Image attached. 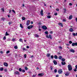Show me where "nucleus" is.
Wrapping results in <instances>:
<instances>
[{
    "instance_id": "bf43d9fd",
    "label": "nucleus",
    "mask_w": 77,
    "mask_h": 77,
    "mask_svg": "<svg viewBox=\"0 0 77 77\" xmlns=\"http://www.w3.org/2000/svg\"><path fill=\"white\" fill-rule=\"evenodd\" d=\"M0 53L1 54H3V51H0Z\"/></svg>"
},
{
    "instance_id": "4d7b16f0",
    "label": "nucleus",
    "mask_w": 77,
    "mask_h": 77,
    "mask_svg": "<svg viewBox=\"0 0 77 77\" xmlns=\"http://www.w3.org/2000/svg\"><path fill=\"white\" fill-rule=\"evenodd\" d=\"M2 12H4V11H5V10H4V8H2Z\"/></svg>"
},
{
    "instance_id": "603ef678",
    "label": "nucleus",
    "mask_w": 77,
    "mask_h": 77,
    "mask_svg": "<svg viewBox=\"0 0 77 77\" xmlns=\"http://www.w3.org/2000/svg\"><path fill=\"white\" fill-rule=\"evenodd\" d=\"M54 72H57V69H55L54 70Z\"/></svg>"
},
{
    "instance_id": "e433bc0d",
    "label": "nucleus",
    "mask_w": 77,
    "mask_h": 77,
    "mask_svg": "<svg viewBox=\"0 0 77 77\" xmlns=\"http://www.w3.org/2000/svg\"><path fill=\"white\" fill-rule=\"evenodd\" d=\"M69 43L71 44L72 43V41H70L69 42Z\"/></svg>"
},
{
    "instance_id": "393cba45",
    "label": "nucleus",
    "mask_w": 77,
    "mask_h": 77,
    "mask_svg": "<svg viewBox=\"0 0 77 77\" xmlns=\"http://www.w3.org/2000/svg\"><path fill=\"white\" fill-rule=\"evenodd\" d=\"M3 67H2V68H0V71H3Z\"/></svg>"
},
{
    "instance_id": "0eeeda50",
    "label": "nucleus",
    "mask_w": 77,
    "mask_h": 77,
    "mask_svg": "<svg viewBox=\"0 0 77 77\" xmlns=\"http://www.w3.org/2000/svg\"><path fill=\"white\" fill-rule=\"evenodd\" d=\"M14 74L16 75H20V73L18 71H17L14 72Z\"/></svg>"
},
{
    "instance_id": "774afa93",
    "label": "nucleus",
    "mask_w": 77,
    "mask_h": 77,
    "mask_svg": "<svg viewBox=\"0 0 77 77\" xmlns=\"http://www.w3.org/2000/svg\"><path fill=\"white\" fill-rule=\"evenodd\" d=\"M75 68H76V69H77V65H76L75 66Z\"/></svg>"
},
{
    "instance_id": "473e14b6",
    "label": "nucleus",
    "mask_w": 77,
    "mask_h": 77,
    "mask_svg": "<svg viewBox=\"0 0 77 77\" xmlns=\"http://www.w3.org/2000/svg\"><path fill=\"white\" fill-rule=\"evenodd\" d=\"M47 17L48 18H51V16L48 15V16Z\"/></svg>"
},
{
    "instance_id": "0e129e2a",
    "label": "nucleus",
    "mask_w": 77,
    "mask_h": 77,
    "mask_svg": "<svg viewBox=\"0 0 77 77\" xmlns=\"http://www.w3.org/2000/svg\"><path fill=\"white\" fill-rule=\"evenodd\" d=\"M36 69L37 70H38V69H39V67H37Z\"/></svg>"
},
{
    "instance_id": "c9c22d12",
    "label": "nucleus",
    "mask_w": 77,
    "mask_h": 77,
    "mask_svg": "<svg viewBox=\"0 0 77 77\" xmlns=\"http://www.w3.org/2000/svg\"><path fill=\"white\" fill-rule=\"evenodd\" d=\"M1 19L3 21H4L5 20V18L2 17L1 18Z\"/></svg>"
},
{
    "instance_id": "4c0bfd02",
    "label": "nucleus",
    "mask_w": 77,
    "mask_h": 77,
    "mask_svg": "<svg viewBox=\"0 0 77 77\" xmlns=\"http://www.w3.org/2000/svg\"><path fill=\"white\" fill-rule=\"evenodd\" d=\"M12 24V22H9L8 23V24L9 25H11Z\"/></svg>"
},
{
    "instance_id": "bb28decb",
    "label": "nucleus",
    "mask_w": 77,
    "mask_h": 77,
    "mask_svg": "<svg viewBox=\"0 0 77 77\" xmlns=\"http://www.w3.org/2000/svg\"><path fill=\"white\" fill-rule=\"evenodd\" d=\"M20 27H21L22 28H23V25H22V24H20Z\"/></svg>"
},
{
    "instance_id": "37998d69",
    "label": "nucleus",
    "mask_w": 77,
    "mask_h": 77,
    "mask_svg": "<svg viewBox=\"0 0 77 77\" xmlns=\"http://www.w3.org/2000/svg\"><path fill=\"white\" fill-rule=\"evenodd\" d=\"M63 22H65V21H66V19H63Z\"/></svg>"
},
{
    "instance_id": "49530a36",
    "label": "nucleus",
    "mask_w": 77,
    "mask_h": 77,
    "mask_svg": "<svg viewBox=\"0 0 77 77\" xmlns=\"http://www.w3.org/2000/svg\"><path fill=\"white\" fill-rule=\"evenodd\" d=\"M62 60L63 62H64V61H65V59L64 58H62Z\"/></svg>"
},
{
    "instance_id": "ea45409f",
    "label": "nucleus",
    "mask_w": 77,
    "mask_h": 77,
    "mask_svg": "<svg viewBox=\"0 0 77 77\" xmlns=\"http://www.w3.org/2000/svg\"><path fill=\"white\" fill-rule=\"evenodd\" d=\"M51 59H53V58H54V56H53V55H51Z\"/></svg>"
},
{
    "instance_id": "3c124183",
    "label": "nucleus",
    "mask_w": 77,
    "mask_h": 77,
    "mask_svg": "<svg viewBox=\"0 0 77 77\" xmlns=\"http://www.w3.org/2000/svg\"><path fill=\"white\" fill-rule=\"evenodd\" d=\"M54 15H55L56 16L57 15V13H55V14H54Z\"/></svg>"
},
{
    "instance_id": "a211bd4d",
    "label": "nucleus",
    "mask_w": 77,
    "mask_h": 77,
    "mask_svg": "<svg viewBox=\"0 0 77 77\" xmlns=\"http://www.w3.org/2000/svg\"><path fill=\"white\" fill-rule=\"evenodd\" d=\"M62 58V57L61 56H60L58 57L59 59H60V60H61V59Z\"/></svg>"
},
{
    "instance_id": "f3484780",
    "label": "nucleus",
    "mask_w": 77,
    "mask_h": 77,
    "mask_svg": "<svg viewBox=\"0 0 77 77\" xmlns=\"http://www.w3.org/2000/svg\"><path fill=\"white\" fill-rule=\"evenodd\" d=\"M54 58L55 59H58V57H57V55H55L54 56Z\"/></svg>"
},
{
    "instance_id": "5fc2aeb1",
    "label": "nucleus",
    "mask_w": 77,
    "mask_h": 77,
    "mask_svg": "<svg viewBox=\"0 0 77 77\" xmlns=\"http://www.w3.org/2000/svg\"><path fill=\"white\" fill-rule=\"evenodd\" d=\"M46 38H48H48H49V36H48V35H47L46 36Z\"/></svg>"
},
{
    "instance_id": "e2e57ef3",
    "label": "nucleus",
    "mask_w": 77,
    "mask_h": 77,
    "mask_svg": "<svg viewBox=\"0 0 77 77\" xmlns=\"http://www.w3.org/2000/svg\"><path fill=\"white\" fill-rule=\"evenodd\" d=\"M32 73V72H31V71H29L28 72V73H29V74H31Z\"/></svg>"
},
{
    "instance_id": "6e6d98bb",
    "label": "nucleus",
    "mask_w": 77,
    "mask_h": 77,
    "mask_svg": "<svg viewBox=\"0 0 77 77\" xmlns=\"http://www.w3.org/2000/svg\"><path fill=\"white\" fill-rule=\"evenodd\" d=\"M59 48H60V49H62V47L61 46H59Z\"/></svg>"
},
{
    "instance_id": "052dcab7",
    "label": "nucleus",
    "mask_w": 77,
    "mask_h": 77,
    "mask_svg": "<svg viewBox=\"0 0 77 77\" xmlns=\"http://www.w3.org/2000/svg\"><path fill=\"white\" fill-rule=\"evenodd\" d=\"M38 24L39 25H41V22H39L38 23Z\"/></svg>"
},
{
    "instance_id": "c85d7f7f",
    "label": "nucleus",
    "mask_w": 77,
    "mask_h": 77,
    "mask_svg": "<svg viewBox=\"0 0 77 77\" xmlns=\"http://www.w3.org/2000/svg\"><path fill=\"white\" fill-rule=\"evenodd\" d=\"M21 72H25V70H24L23 69H22V70Z\"/></svg>"
},
{
    "instance_id": "864d4df0",
    "label": "nucleus",
    "mask_w": 77,
    "mask_h": 77,
    "mask_svg": "<svg viewBox=\"0 0 77 77\" xmlns=\"http://www.w3.org/2000/svg\"><path fill=\"white\" fill-rule=\"evenodd\" d=\"M23 50V51H24L25 50H26V49L25 48H23L22 49Z\"/></svg>"
},
{
    "instance_id": "9d476101",
    "label": "nucleus",
    "mask_w": 77,
    "mask_h": 77,
    "mask_svg": "<svg viewBox=\"0 0 77 77\" xmlns=\"http://www.w3.org/2000/svg\"><path fill=\"white\" fill-rule=\"evenodd\" d=\"M38 76H41V77H42V76H43V75H44V73H39L38 74Z\"/></svg>"
},
{
    "instance_id": "79ce46f5",
    "label": "nucleus",
    "mask_w": 77,
    "mask_h": 77,
    "mask_svg": "<svg viewBox=\"0 0 77 77\" xmlns=\"http://www.w3.org/2000/svg\"><path fill=\"white\" fill-rule=\"evenodd\" d=\"M51 70H53V67L52 66H51L50 67Z\"/></svg>"
},
{
    "instance_id": "a878e982",
    "label": "nucleus",
    "mask_w": 77,
    "mask_h": 77,
    "mask_svg": "<svg viewBox=\"0 0 77 77\" xmlns=\"http://www.w3.org/2000/svg\"><path fill=\"white\" fill-rule=\"evenodd\" d=\"M9 35V34H8V32H6V33H5V35H6V36H8V35Z\"/></svg>"
},
{
    "instance_id": "09e8293b",
    "label": "nucleus",
    "mask_w": 77,
    "mask_h": 77,
    "mask_svg": "<svg viewBox=\"0 0 77 77\" xmlns=\"http://www.w3.org/2000/svg\"><path fill=\"white\" fill-rule=\"evenodd\" d=\"M25 69L26 70H27V69H28V68H27V67H25Z\"/></svg>"
},
{
    "instance_id": "8fccbe9b",
    "label": "nucleus",
    "mask_w": 77,
    "mask_h": 77,
    "mask_svg": "<svg viewBox=\"0 0 77 77\" xmlns=\"http://www.w3.org/2000/svg\"><path fill=\"white\" fill-rule=\"evenodd\" d=\"M6 39V37L4 36L3 38V39H4V40H5Z\"/></svg>"
},
{
    "instance_id": "dca6fc26",
    "label": "nucleus",
    "mask_w": 77,
    "mask_h": 77,
    "mask_svg": "<svg viewBox=\"0 0 77 77\" xmlns=\"http://www.w3.org/2000/svg\"><path fill=\"white\" fill-rule=\"evenodd\" d=\"M73 31H74V29H73L72 28H70L69 29V31H70L71 32H73Z\"/></svg>"
},
{
    "instance_id": "2f4dec72",
    "label": "nucleus",
    "mask_w": 77,
    "mask_h": 77,
    "mask_svg": "<svg viewBox=\"0 0 77 77\" xmlns=\"http://www.w3.org/2000/svg\"><path fill=\"white\" fill-rule=\"evenodd\" d=\"M14 48L15 49H17V48H18V47H17V46H15L14 47Z\"/></svg>"
},
{
    "instance_id": "cd10ccee",
    "label": "nucleus",
    "mask_w": 77,
    "mask_h": 77,
    "mask_svg": "<svg viewBox=\"0 0 77 77\" xmlns=\"http://www.w3.org/2000/svg\"><path fill=\"white\" fill-rule=\"evenodd\" d=\"M19 70L20 72H21V71H22V69H21V68H19Z\"/></svg>"
},
{
    "instance_id": "69168bd1",
    "label": "nucleus",
    "mask_w": 77,
    "mask_h": 77,
    "mask_svg": "<svg viewBox=\"0 0 77 77\" xmlns=\"http://www.w3.org/2000/svg\"><path fill=\"white\" fill-rule=\"evenodd\" d=\"M36 75H33V76L34 77H35Z\"/></svg>"
},
{
    "instance_id": "58836bf2",
    "label": "nucleus",
    "mask_w": 77,
    "mask_h": 77,
    "mask_svg": "<svg viewBox=\"0 0 77 77\" xmlns=\"http://www.w3.org/2000/svg\"><path fill=\"white\" fill-rule=\"evenodd\" d=\"M45 33L46 35H48V31H45Z\"/></svg>"
},
{
    "instance_id": "20e7f679",
    "label": "nucleus",
    "mask_w": 77,
    "mask_h": 77,
    "mask_svg": "<svg viewBox=\"0 0 77 77\" xmlns=\"http://www.w3.org/2000/svg\"><path fill=\"white\" fill-rule=\"evenodd\" d=\"M33 27V25H31L27 27V28L28 29H32V27Z\"/></svg>"
},
{
    "instance_id": "6e6552de",
    "label": "nucleus",
    "mask_w": 77,
    "mask_h": 77,
    "mask_svg": "<svg viewBox=\"0 0 77 77\" xmlns=\"http://www.w3.org/2000/svg\"><path fill=\"white\" fill-rule=\"evenodd\" d=\"M53 62L54 63V65H57V62L55 60H53Z\"/></svg>"
},
{
    "instance_id": "f257e3e1",
    "label": "nucleus",
    "mask_w": 77,
    "mask_h": 77,
    "mask_svg": "<svg viewBox=\"0 0 77 77\" xmlns=\"http://www.w3.org/2000/svg\"><path fill=\"white\" fill-rule=\"evenodd\" d=\"M67 67L68 68V69L69 71H71L72 70V66L71 65H68Z\"/></svg>"
},
{
    "instance_id": "2eb2a0df",
    "label": "nucleus",
    "mask_w": 77,
    "mask_h": 77,
    "mask_svg": "<svg viewBox=\"0 0 77 77\" xmlns=\"http://www.w3.org/2000/svg\"><path fill=\"white\" fill-rule=\"evenodd\" d=\"M72 15H70L69 18V20H71L72 19Z\"/></svg>"
},
{
    "instance_id": "a18cd8bd",
    "label": "nucleus",
    "mask_w": 77,
    "mask_h": 77,
    "mask_svg": "<svg viewBox=\"0 0 77 77\" xmlns=\"http://www.w3.org/2000/svg\"><path fill=\"white\" fill-rule=\"evenodd\" d=\"M24 57L25 58H26V57H27V55H26V54H25L24 55Z\"/></svg>"
},
{
    "instance_id": "b1692460",
    "label": "nucleus",
    "mask_w": 77,
    "mask_h": 77,
    "mask_svg": "<svg viewBox=\"0 0 77 77\" xmlns=\"http://www.w3.org/2000/svg\"><path fill=\"white\" fill-rule=\"evenodd\" d=\"M47 57H50V54H48L46 55Z\"/></svg>"
},
{
    "instance_id": "680f3d73",
    "label": "nucleus",
    "mask_w": 77,
    "mask_h": 77,
    "mask_svg": "<svg viewBox=\"0 0 77 77\" xmlns=\"http://www.w3.org/2000/svg\"><path fill=\"white\" fill-rule=\"evenodd\" d=\"M9 14H11V10H9Z\"/></svg>"
},
{
    "instance_id": "6ab92c4d",
    "label": "nucleus",
    "mask_w": 77,
    "mask_h": 77,
    "mask_svg": "<svg viewBox=\"0 0 77 77\" xmlns=\"http://www.w3.org/2000/svg\"><path fill=\"white\" fill-rule=\"evenodd\" d=\"M19 41L20 42H23V39H22V38H20L19 39Z\"/></svg>"
},
{
    "instance_id": "f704fd0d",
    "label": "nucleus",
    "mask_w": 77,
    "mask_h": 77,
    "mask_svg": "<svg viewBox=\"0 0 77 77\" xmlns=\"http://www.w3.org/2000/svg\"><path fill=\"white\" fill-rule=\"evenodd\" d=\"M8 71V69H4V71H5V72H7Z\"/></svg>"
},
{
    "instance_id": "ddd939ff",
    "label": "nucleus",
    "mask_w": 77,
    "mask_h": 77,
    "mask_svg": "<svg viewBox=\"0 0 77 77\" xmlns=\"http://www.w3.org/2000/svg\"><path fill=\"white\" fill-rule=\"evenodd\" d=\"M58 24L59 26H61V27H63V24L61 23H58Z\"/></svg>"
},
{
    "instance_id": "13d9d810",
    "label": "nucleus",
    "mask_w": 77,
    "mask_h": 77,
    "mask_svg": "<svg viewBox=\"0 0 77 77\" xmlns=\"http://www.w3.org/2000/svg\"><path fill=\"white\" fill-rule=\"evenodd\" d=\"M56 11H59V9L58 8H57L56 9Z\"/></svg>"
},
{
    "instance_id": "aec40b11",
    "label": "nucleus",
    "mask_w": 77,
    "mask_h": 77,
    "mask_svg": "<svg viewBox=\"0 0 77 77\" xmlns=\"http://www.w3.org/2000/svg\"><path fill=\"white\" fill-rule=\"evenodd\" d=\"M69 72H67L66 73V74H65V75L66 76H68L69 75Z\"/></svg>"
},
{
    "instance_id": "de8ad7c7",
    "label": "nucleus",
    "mask_w": 77,
    "mask_h": 77,
    "mask_svg": "<svg viewBox=\"0 0 77 77\" xmlns=\"http://www.w3.org/2000/svg\"><path fill=\"white\" fill-rule=\"evenodd\" d=\"M12 12H14V14H15V11L14 10H12Z\"/></svg>"
},
{
    "instance_id": "1a4fd4ad",
    "label": "nucleus",
    "mask_w": 77,
    "mask_h": 77,
    "mask_svg": "<svg viewBox=\"0 0 77 77\" xmlns=\"http://www.w3.org/2000/svg\"><path fill=\"white\" fill-rule=\"evenodd\" d=\"M40 14L42 15V16H43V15H44V13H43V10H42L40 12Z\"/></svg>"
},
{
    "instance_id": "4468645a",
    "label": "nucleus",
    "mask_w": 77,
    "mask_h": 77,
    "mask_svg": "<svg viewBox=\"0 0 77 77\" xmlns=\"http://www.w3.org/2000/svg\"><path fill=\"white\" fill-rule=\"evenodd\" d=\"M61 64H62L63 65H66V62H62Z\"/></svg>"
},
{
    "instance_id": "9b49d317",
    "label": "nucleus",
    "mask_w": 77,
    "mask_h": 77,
    "mask_svg": "<svg viewBox=\"0 0 77 77\" xmlns=\"http://www.w3.org/2000/svg\"><path fill=\"white\" fill-rule=\"evenodd\" d=\"M4 65L5 66H8V64L7 63L5 62L4 63Z\"/></svg>"
},
{
    "instance_id": "412c9836",
    "label": "nucleus",
    "mask_w": 77,
    "mask_h": 77,
    "mask_svg": "<svg viewBox=\"0 0 77 77\" xmlns=\"http://www.w3.org/2000/svg\"><path fill=\"white\" fill-rule=\"evenodd\" d=\"M63 10H64V13H66V8H64L63 9Z\"/></svg>"
},
{
    "instance_id": "a19ab883",
    "label": "nucleus",
    "mask_w": 77,
    "mask_h": 77,
    "mask_svg": "<svg viewBox=\"0 0 77 77\" xmlns=\"http://www.w3.org/2000/svg\"><path fill=\"white\" fill-rule=\"evenodd\" d=\"M11 41H15V38H13V39H12Z\"/></svg>"
},
{
    "instance_id": "39448f33",
    "label": "nucleus",
    "mask_w": 77,
    "mask_h": 77,
    "mask_svg": "<svg viewBox=\"0 0 77 77\" xmlns=\"http://www.w3.org/2000/svg\"><path fill=\"white\" fill-rule=\"evenodd\" d=\"M75 45L76 46H77V43H73L72 44V46H75Z\"/></svg>"
},
{
    "instance_id": "c03bdc74",
    "label": "nucleus",
    "mask_w": 77,
    "mask_h": 77,
    "mask_svg": "<svg viewBox=\"0 0 77 77\" xmlns=\"http://www.w3.org/2000/svg\"><path fill=\"white\" fill-rule=\"evenodd\" d=\"M9 53H10V51H7L6 52V53L7 54H8Z\"/></svg>"
},
{
    "instance_id": "5701e85b",
    "label": "nucleus",
    "mask_w": 77,
    "mask_h": 77,
    "mask_svg": "<svg viewBox=\"0 0 77 77\" xmlns=\"http://www.w3.org/2000/svg\"><path fill=\"white\" fill-rule=\"evenodd\" d=\"M49 38L50 39H52V36H51V35H49Z\"/></svg>"
},
{
    "instance_id": "338daca9",
    "label": "nucleus",
    "mask_w": 77,
    "mask_h": 77,
    "mask_svg": "<svg viewBox=\"0 0 77 77\" xmlns=\"http://www.w3.org/2000/svg\"><path fill=\"white\" fill-rule=\"evenodd\" d=\"M57 54H58V55L60 54V52H58L57 53Z\"/></svg>"
},
{
    "instance_id": "f8f14e48",
    "label": "nucleus",
    "mask_w": 77,
    "mask_h": 77,
    "mask_svg": "<svg viewBox=\"0 0 77 77\" xmlns=\"http://www.w3.org/2000/svg\"><path fill=\"white\" fill-rule=\"evenodd\" d=\"M69 51L70 52H72V53H74V52H75V51L73 49H71L69 50Z\"/></svg>"
},
{
    "instance_id": "c756f323",
    "label": "nucleus",
    "mask_w": 77,
    "mask_h": 77,
    "mask_svg": "<svg viewBox=\"0 0 77 77\" xmlns=\"http://www.w3.org/2000/svg\"><path fill=\"white\" fill-rule=\"evenodd\" d=\"M22 19L23 20H26V18L24 17H22Z\"/></svg>"
},
{
    "instance_id": "f03ea898",
    "label": "nucleus",
    "mask_w": 77,
    "mask_h": 77,
    "mask_svg": "<svg viewBox=\"0 0 77 77\" xmlns=\"http://www.w3.org/2000/svg\"><path fill=\"white\" fill-rule=\"evenodd\" d=\"M59 74H62V72H63L62 71V69H60L58 70V72Z\"/></svg>"
},
{
    "instance_id": "7ed1b4c3",
    "label": "nucleus",
    "mask_w": 77,
    "mask_h": 77,
    "mask_svg": "<svg viewBox=\"0 0 77 77\" xmlns=\"http://www.w3.org/2000/svg\"><path fill=\"white\" fill-rule=\"evenodd\" d=\"M42 29H43L44 30H47V27L45 26H43L42 27Z\"/></svg>"
},
{
    "instance_id": "7c9ffc66",
    "label": "nucleus",
    "mask_w": 77,
    "mask_h": 77,
    "mask_svg": "<svg viewBox=\"0 0 77 77\" xmlns=\"http://www.w3.org/2000/svg\"><path fill=\"white\" fill-rule=\"evenodd\" d=\"M73 71H74V72H76V71H77V69L75 68V69H73Z\"/></svg>"
},
{
    "instance_id": "423d86ee",
    "label": "nucleus",
    "mask_w": 77,
    "mask_h": 77,
    "mask_svg": "<svg viewBox=\"0 0 77 77\" xmlns=\"http://www.w3.org/2000/svg\"><path fill=\"white\" fill-rule=\"evenodd\" d=\"M30 21L29 20H28L27 21V23H26V25L27 26H29V23H30Z\"/></svg>"
},
{
    "instance_id": "72a5a7b5",
    "label": "nucleus",
    "mask_w": 77,
    "mask_h": 77,
    "mask_svg": "<svg viewBox=\"0 0 77 77\" xmlns=\"http://www.w3.org/2000/svg\"><path fill=\"white\" fill-rule=\"evenodd\" d=\"M72 35L73 36H76V34H75V33H72Z\"/></svg>"
},
{
    "instance_id": "4be33fe9",
    "label": "nucleus",
    "mask_w": 77,
    "mask_h": 77,
    "mask_svg": "<svg viewBox=\"0 0 77 77\" xmlns=\"http://www.w3.org/2000/svg\"><path fill=\"white\" fill-rule=\"evenodd\" d=\"M34 36L36 38H39V35H38V34H35Z\"/></svg>"
}]
</instances>
